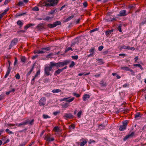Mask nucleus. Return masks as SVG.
Masks as SVG:
<instances>
[{"mask_svg":"<svg viewBox=\"0 0 146 146\" xmlns=\"http://www.w3.org/2000/svg\"><path fill=\"white\" fill-rule=\"evenodd\" d=\"M46 2L45 1H40L38 5V6L41 7L45 6L46 7L54 6L57 5L59 0H47Z\"/></svg>","mask_w":146,"mask_h":146,"instance_id":"obj_1","label":"nucleus"},{"mask_svg":"<svg viewBox=\"0 0 146 146\" xmlns=\"http://www.w3.org/2000/svg\"><path fill=\"white\" fill-rule=\"evenodd\" d=\"M54 66L52 62H50L49 66H46L44 68V74L46 76H51L52 73L53 72L52 69Z\"/></svg>","mask_w":146,"mask_h":146,"instance_id":"obj_2","label":"nucleus"},{"mask_svg":"<svg viewBox=\"0 0 146 146\" xmlns=\"http://www.w3.org/2000/svg\"><path fill=\"white\" fill-rule=\"evenodd\" d=\"M70 62V60H67L64 61L63 62H60L55 63L54 62H51L54 66L58 67H62L65 65H68Z\"/></svg>","mask_w":146,"mask_h":146,"instance_id":"obj_3","label":"nucleus"},{"mask_svg":"<svg viewBox=\"0 0 146 146\" xmlns=\"http://www.w3.org/2000/svg\"><path fill=\"white\" fill-rule=\"evenodd\" d=\"M61 24L60 21H57L53 23V24L49 23L47 25L48 27L52 28L56 27L57 25H60Z\"/></svg>","mask_w":146,"mask_h":146,"instance_id":"obj_4","label":"nucleus"},{"mask_svg":"<svg viewBox=\"0 0 146 146\" xmlns=\"http://www.w3.org/2000/svg\"><path fill=\"white\" fill-rule=\"evenodd\" d=\"M46 99L45 97L42 98L38 102L39 105L40 106H43L45 104Z\"/></svg>","mask_w":146,"mask_h":146,"instance_id":"obj_5","label":"nucleus"},{"mask_svg":"<svg viewBox=\"0 0 146 146\" xmlns=\"http://www.w3.org/2000/svg\"><path fill=\"white\" fill-rule=\"evenodd\" d=\"M51 47H48L46 48H41V50H39V54H42L45 53L46 51L49 50L51 49Z\"/></svg>","mask_w":146,"mask_h":146,"instance_id":"obj_6","label":"nucleus"},{"mask_svg":"<svg viewBox=\"0 0 146 146\" xmlns=\"http://www.w3.org/2000/svg\"><path fill=\"white\" fill-rule=\"evenodd\" d=\"M50 134L46 136L44 138V140L48 142H50L51 141H53L54 140V139L53 137H52L51 138L50 136Z\"/></svg>","mask_w":146,"mask_h":146,"instance_id":"obj_7","label":"nucleus"},{"mask_svg":"<svg viewBox=\"0 0 146 146\" xmlns=\"http://www.w3.org/2000/svg\"><path fill=\"white\" fill-rule=\"evenodd\" d=\"M127 123L125 121L123 123V125L120 126L119 128V130L121 131L124 130L126 128Z\"/></svg>","mask_w":146,"mask_h":146,"instance_id":"obj_8","label":"nucleus"},{"mask_svg":"<svg viewBox=\"0 0 146 146\" xmlns=\"http://www.w3.org/2000/svg\"><path fill=\"white\" fill-rule=\"evenodd\" d=\"M63 117L65 119H66L67 118L73 119L74 117V116L70 113H65Z\"/></svg>","mask_w":146,"mask_h":146,"instance_id":"obj_9","label":"nucleus"},{"mask_svg":"<svg viewBox=\"0 0 146 146\" xmlns=\"http://www.w3.org/2000/svg\"><path fill=\"white\" fill-rule=\"evenodd\" d=\"M134 134L135 133L134 132H132L131 133L126 135L123 138V140L125 141L129 138L133 137L134 136Z\"/></svg>","mask_w":146,"mask_h":146,"instance_id":"obj_10","label":"nucleus"},{"mask_svg":"<svg viewBox=\"0 0 146 146\" xmlns=\"http://www.w3.org/2000/svg\"><path fill=\"white\" fill-rule=\"evenodd\" d=\"M126 13V11L125 10L121 11H120L119 14L117 15V16L119 17L125 16L127 15Z\"/></svg>","mask_w":146,"mask_h":146,"instance_id":"obj_11","label":"nucleus"},{"mask_svg":"<svg viewBox=\"0 0 146 146\" xmlns=\"http://www.w3.org/2000/svg\"><path fill=\"white\" fill-rule=\"evenodd\" d=\"M36 28L39 29H46V28H45L44 27V25L43 23H40L38 24Z\"/></svg>","mask_w":146,"mask_h":146,"instance_id":"obj_12","label":"nucleus"},{"mask_svg":"<svg viewBox=\"0 0 146 146\" xmlns=\"http://www.w3.org/2000/svg\"><path fill=\"white\" fill-rule=\"evenodd\" d=\"M18 41V39L17 38H15L12 40L11 43L13 46L16 44Z\"/></svg>","mask_w":146,"mask_h":146,"instance_id":"obj_13","label":"nucleus"},{"mask_svg":"<svg viewBox=\"0 0 146 146\" xmlns=\"http://www.w3.org/2000/svg\"><path fill=\"white\" fill-rule=\"evenodd\" d=\"M62 71L61 69H59L54 72V75L55 76H57L58 74H60Z\"/></svg>","mask_w":146,"mask_h":146,"instance_id":"obj_14","label":"nucleus"},{"mask_svg":"<svg viewBox=\"0 0 146 146\" xmlns=\"http://www.w3.org/2000/svg\"><path fill=\"white\" fill-rule=\"evenodd\" d=\"M29 121L28 119H27L24 122L20 123L18 125L19 126H20L21 125H24L28 124Z\"/></svg>","mask_w":146,"mask_h":146,"instance_id":"obj_15","label":"nucleus"},{"mask_svg":"<svg viewBox=\"0 0 146 146\" xmlns=\"http://www.w3.org/2000/svg\"><path fill=\"white\" fill-rule=\"evenodd\" d=\"M54 17V15H52L51 16H47L45 18H44L43 20H46L47 21H48L51 19L52 18Z\"/></svg>","mask_w":146,"mask_h":146,"instance_id":"obj_16","label":"nucleus"},{"mask_svg":"<svg viewBox=\"0 0 146 146\" xmlns=\"http://www.w3.org/2000/svg\"><path fill=\"white\" fill-rule=\"evenodd\" d=\"M94 50L95 48L94 47H92L90 49V54L88 56H93L94 54Z\"/></svg>","mask_w":146,"mask_h":146,"instance_id":"obj_17","label":"nucleus"},{"mask_svg":"<svg viewBox=\"0 0 146 146\" xmlns=\"http://www.w3.org/2000/svg\"><path fill=\"white\" fill-rule=\"evenodd\" d=\"M90 97V96L88 94H86L84 95L83 99L84 100L86 101L88 100Z\"/></svg>","mask_w":146,"mask_h":146,"instance_id":"obj_18","label":"nucleus"},{"mask_svg":"<svg viewBox=\"0 0 146 146\" xmlns=\"http://www.w3.org/2000/svg\"><path fill=\"white\" fill-rule=\"evenodd\" d=\"M142 115L140 112H137L135 115V118L137 119L140 117Z\"/></svg>","mask_w":146,"mask_h":146,"instance_id":"obj_19","label":"nucleus"},{"mask_svg":"<svg viewBox=\"0 0 146 146\" xmlns=\"http://www.w3.org/2000/svg\"><path fill=\"white\" fill-rule=\"evenodd\" d=\"M79 37H77L75 39L74 43H73L71 45V46H72L73 45H74L75 44L79 42Z\"/></svg>","mask_w":146,"mask_h":146,"instance_id":"obj_20","label":"nucleus"},{"mask_svg":"<svg viewBox=\"0 0 146 146\" xmlns=\"http://www.w3.org/2000/svg\"><path fill=\"white\" fill-rule=\"evenodd\" d=\"M57 11V10L56 9H55L54 10H51L48 13V15H53V14L55 12H56Z\"/></svg>","mask_w":146,"mask_h":146,"instance_id":"obj_21","label":"nucleus"},{"mask_svg":"<svg viewBox=\"0 0 146 146\" xmlns=\"http://www.w3.org/2000/svg\"><path fill=\"white\" fill-rule=\"evenodd\" d=\"M17 23L18 25L20 26V28L22 27L23 24V23L20 20H18L17 22Z\"/></svg>","mask_w":146,"mask_h":146,"instance_id":"obj_22","label":"nucleus"},{"mask_svg":"<svg viewBox=\"0 0 146 146\" xmlns=\"http://www.w3.org/2000/svg\"><path fill=\"white\" fill-rule=\"evenodd\" d=\"M74 17V16L73 15H71L70 16L68 17L67 19H66L64 21L65 22H68L72 18H73Z\"/></svg>","mask_w":146,"mask_h":146,"instance_id":"obj_23","label":"nucleus"},{"mask_svg":"<svg viewBox=\"0 0 146 146\" xmlns=\"http://www.w3.org/2000/svg\"><path fill=\"white\" fill-rule=\"evenodd\" d=\"M52 92L54 93H56L60 92H61V90L60 89H56L53 90Z\"/></svg>","mask_w":146,"mask_h":146,"instance_id":"obj_24","label":"nucleus"},{"mask_svg":"<svg viewBox=\"0 0 146 146\" xmlns=\"http://www.w3.org/2000/svg\"><path fill=\"white\" fill-rule=\"evenodd\" d=\"M113 32V30H109L107 31H106L105 32V34L107 36H108L111 33Z\"/></svg>","mask_w":146,"mask_h":146,"instance_id":"obj_25","label":"nucleus"},{"mask_svg":"<svg viewBox=\"0 0 146 146\" xmlns=\"http://www.w3.org/2000/svg\"><path fill=\"white\" fill-rule=\"evenodd\" d=\"M70 105L69 104L67 103H65L64 104H62V106L63 108H66L70 106Z\"/></svg>","mask_w":146,"mask_h":146,"instance_id":"obj_26","label":"nucleus"},{"mask_svg":"<svg viewBox=\"0 0 146 146\" xmlns=\"http://www.w3.org/2000/svg\"><path fill=\"white\" fill-rule=\"evenodd\" d=\"M133 66H135L139 67L141 70H143V68L142 67V66L140 64H134L133 65Z\"/></svg>","mask_w":146,"mask_h":146,"instance_id":"obj_27","label":"nucleus"},{"mask_svg":"<svg viewBox=\"0 0 146 146\" xmlns=\"http://www.w3.org/2000/svg\"><path fill=\"white\" fill-rule=\"evenodd\" d=\"M121 68L122 70L126 71H129L130 69V68L126 66L122 67Z\"/></svg>","mask_w":146,"mask_h":146,"instance_id":"obj_28","label":"nucleus"},{"mask_svg":"<svg viewBox=\"0 0 146 146\" xmlns=\"http://www.w3.org/2000/svg\"><path fill=\"white\" fill-rule=\"evenodd\" d=\"M34 64L32 66L31 68V69L28 72L27 74V75L28 76L30 75V74L32 72L34 68Z\"/></svg>","mask_w":146,"mask_h":146,"instance_id":"obj_29","label":"nucleus"},{"mask_svg":"<svg viewBox=\"0 0 146 146\" xmlns=\"http://www.w3.org/2000/svg\"><path fill=\"white\" fill-rule=\"evenodd\" d=\"M21 61L22 62L25 63L26 61V58L25 56H22L21 58Z\"/></svg>","mask_w":146,"mask_h":146,"instance_id":"obj_30","label":"nucleus"},{"mask_svg":"<svg viewBox=\"0 0 146 146\" xmlns=\"http://www.w3.org/2000/svg\"><path fill=\"white\" fill-rule=\"evenodd\" d=\"M70 50H71L72 51H73V49L71 47H69L68 48H66L65 51V52L66 53Z\"/></svg>","mask_w":146,"mask_h":146,"instance_id":"obj_31","label":"nucleus"},{"mask_svg":"<svg viewBox=\"0 0 146 146\" xmlns=\"http://www.w3.org/2000/svg\"><path fill=\"white\" fill-rule=\"evenodd\" d=\"M75 127V126L74 124H72L71 125H70L69 126V128L70 129H73Z\"/></svg>","mask_w":146,"mask_h":146,"instance_id":"obj_32","label":"nucleus"},{"mask_svg":"<svg viewBox=\"0 0 146 146\" xmlns=\"http://www.w3.org/2000/svg\"><path fill=\"white\" fill-rule=\"evenodd\" d=\"M28 119L29 120V121L28 123H29V124L30 125H32L33 124V123H34V119H32L31 121H30L29 119Z\"/></svg>","mask_w":146,"mask_h":146,"instance_id":"obj_33","label":"nucleus"},{"mask_svg":"<svg viewBox=\"0 0 146 146\" xmlns=\"http://www.w3.org/2000/svg\"><path fill=\"white\" fill-rule=\"evenodd\" d=\"M74 97H73L70 99H69V98L68 99H67V100H66V102L69 103L70 102L74 100Z\"/></svg>","mask_w":146,"mask_h":146,"instance_id":"obj_34","label":"nucleus"},{"mask_svg":"<svg viewBox=\"0 0 146 146\" xmlns=\"http://www.w3.org/2000/svg\"><path fill=\"white\" fill-rule=\"evenodd\" d=\"M39 9L36 6H35L32 8V10L34 11H38Z\"/></svg>","mask_w":146,"mask_h":146,"instance_id":"obj_35","label":"nucleus"},{"mask_svg":"<svg viewBox=\"0 0 146 146\" xmlns=\"http://www.w3.org/2000/svg\"><path fill=\"white\" fill-rule=\"evenodd\" d=\"M44 119H47V118H50V117L47 115L43 114L42 115Z\"/></svg>","mask_w":146,"mask_h":146,"instance_id":"obj_36","label":"nucleus"},{"mask_svg":"<svg viewBox=\"0 0 146 146\" xmlns=\"http://www.w3.org/2000/svg\"><path fill=\"white\" fill-rule=\"evenodd\" d=\"M82 113V111L81 110L80 111L77 113V117L79 118L81 117V114Z\"/></svg>","mask_w":146,"mask_h":146,"instance_id":"obj_37","label":"nucleus"},{"mask_svg":"<svg viewBox=\"0 0 146 146\" xmlns=\"http://www.w3.org/2000/svg\"><path fill=\"white\" fill-rule=\"evenodd\" d=\"M75 65V63L73 61H72L71 64L69 65V67L70 68H72Z\"/></svg>","mask_w":146,"mask_h":146,"instance_id":"obj_38","label":"nucleus"},{"mask_svg":"<svg viewBox=\"0 0 146 146\" xmlns=\"http://www.w3.org/2000/svg\"><path fill=\"white\" fill-rule=\"evenodd\" d=\"M54 130L56 132H58L59 130V128L58 126H56L54 128Z\"/></svg>","mask_w":146,"mask_h":146,"instance_id":"obj_39","label":"nucleus"},{"mask_svg":"<svg viewBox=\"0 0 146 146\" xmlns=\"http://www.w3.org/2000/svg\"><path fill=\"white\" fill-rule=\"evenodd\" d=\"M97 60L98 61V63H99L100 64H103V62L102 61V59L98 58Z\"/></svg>","mask_w":146,"mask_h":146,"instance_id":"obj_40","label":"nucleus"},{"mask_svg":"<svg viewBox=\"0 0 146 146\" xmlns=\"http://www.w3.org/2000/svg\"><path fill=\"white\" fill-rule=\"evenodd\" d=\"M5 131L8 133L11 134L13 133L12 132V131H10L9 129H6L5 130Z\"/></svg>","mask_w":146,"mask_h":146,"instance_id":"obj_41","label":"nucleus"},{"mask_svg":"<svg viewBox=\"0 0 146 146\" xmlns=\"http://www.w3.org/2000/svg\"><path fill=\"white\" fill-rule=\"evenodd\" d=\"M40 70H38L37 71L36 74L35 75V77H37L38 75H40Z\"/></svg>","mask_w":146,"mask_h":146,"instance_id":"obj_42","label":"nucleus"},{"mask_svg":"<svg viewBox=\"0 0 146 146\" xmlns=\"http://www.w3.org/2000/svg\"><path fill=\"white\" fill-rule=\"evenodd\" d=\"M23 4V3L22 1H19L18 3L17 4V5L18 6H20Z\"/></svg>","mask_w":146,"mask_h":146,"instance_id":"obj_43","label":"nucleus"},{"mask_svg":"<svg viewBox=\"0 0 146 146\" xmlns=\"http://www.w3.org/2000/svg\"><path fill=\"white\" fill-rule=\"evenodd\" d=\"M72 58L73 59L77 60L78 58V56L77 55L76 56H72Z\"/></svg>","mask_w":146,"mask_h":146,"instance_id":"obj_44","label":"nucleus"},{"mask_svg":"<svg viewBox=\"0 0 146 146\" xmlns=\"http://www.w3.org/2000/svg\"><path fill=\"white\" fill-rule=\"evenodd\" d=\"M16 78L17 79L19 80L20 78V76L19 73H17L15 76Z\"/></svg>","mask_w":146,"mask_h":146,"instance_id":"obj_45","label":"nucleus"},{"mask_svg":"<svg viewBox=\"0 0 146 146\" xmlns=\"http://www.w3.org/2000/svg\"><path fill=\"white\" fill-rule=\"evenodd\" d=\"M83 5L84 7H86L88 5V3L86 1L83 3Z\"/></svg>","mask_w":146,"mask_h":146,"instance_id":"obj_46","label":"nucleus"},{"mask_svg":"<svg viewBox=\"0 0 146 146\" xmlns=\"http://www.w3.org/2000/svg\"><path fill=\"white\" fill-rule=\"evenodd\" d=\"M69 98H64L61 99L60 100V101L61 102H62V101H66V100H67V99H68Z\"/></svg>","mask_w":146,"mask_h":146,"instance_id":"obj_47","label":"nucleus"},{"mask_svg":"<svg viewBox=\"0 0 146 146\" xmlns=\"http://www.w3.org/2000/svg\"><path fill=\"white\" fill-rule=\"evenodd\" d=\"M123 48V49H129V46H125V45L122 46Z\"/></svg>","mask_w":146,"mask_h":146,"instance_id":"obj_48","label":"nucleus"},{"mask_svg":"<svg viewBox=\"0 0 146 146\" xmlns=\"http://www.w3.org/2000/svg\"><path fill=\"white\" fill-rule=\"evenodd\" d=\"M98 28H95L94 29H93V30H92L91 31H90V33H92V32H93L94 31H98Z\"/></svg>","mask_w":146,"mask_h":146,"instance_id":"obj_49","label":"nucleus"},{"mask_svg":"<svg viewBox=\"0 0 146 146\" xmlns=\"http://www.w3.org/2000/svg\"><path fill=\"white\" fill-rule=\"evenodd\" d=\"M26 13H20L19 14H17L16 15L17 16H22V15H25Z\"/></svg>","mask_w":146,"mask_h":146,"instance_id":"obj_50","label":"nucleus"},{"mask_svg":"<svg viewBox=\"0 0 146 146\" xmlns=\"http://www.w3.org/2000/svg\"><path fill=\"white\" fill-rule=\"evenodd\" d=\"M29 27V26L28 25V24L27 25L24 27V29L25 30H27L28 29Z\"/></svg>","mask_w":146,"mask_h":146,"instance_id":"obj_51","label":"nucleus"},{"mask_svg":"<svg viewBox=\"0 0 146 146\" xmlns=\"http://www.w3.org/2000/svg\"><path fill=\"white\" fill-rule=\"evenodd\" d=\"M17 62V58L16 57H15V61L14 63V66H15L16 65Z\"/></svg>","mask_w":146,"mask_h":146,"instance_id":"obj_52","label":"nucleus"},{"mask_svg":"<svg viewBox=\"0 0 146 146\" xmlns=\"http://www.w3.org/2000/svg\"><path fill=\"white\" fill-rule=\"evenodd\" d=\"M104 48L103 46H101L98 47V50L99 51L102 50Z\"/></svg>","mask_w":146,"mask_h":146,"instance_id":"obj_53","label":"nucleus"},{"mask_svg":"<svg viewBox=\"0 0 146 146\" xmlns=\"http://www.w3.org/2000/svg\"><path fill=\"white\" fill-rule=\"evenodd\" d=\"M73 94L74 96H76V97L77 98L79 97L80 96V95L79 94H76V93H73Z\"/></svg>","mask_w":146,"mask_h":146,"instance_id":"obj_54","label":"nucleus"},{"mask_svg":"<svg viewBox=\"0 0 146 146\" xmlns=\"http://www.w3.org/2000/svg\"><path fill=\"white\" fill-rule=\"evenodd\" d=\"M9 9L8 8L5 9L3 12V13L5 15L6 14L7 12L9 11Z\"/></svg>","mask_w":146,"mask_h":146,"instance_id":"obj_55","label":"nucleus"},{"mask_svg":"<svg viewBox=\"0 0 146 146\" xmlns=\"http://www.w3.org/2000/svg\"><path fill=\"white\" fill-rule=\"evenodd\" d=\"M116 20V19L115 18H113L112 19H107V21H112L113 20H115V21Z\"/></svg>","mask_w":146,"mask_h":146,"instance_id":"obj_56","label":"nucleus"},{"mask_svg":"<svg viewBox=\"0 0 146 146\" xmlns=\"http://www.w3.org/2000/svg\"><path fill=\"white\" fill-rule=\"evenodd\" d=\"M38 56V55H35V56H33L32 58L33 60H34Z\"/></svg>","mask_w":146,"mask_h":146,"instance_id":"obj_57","label":"nucleus"},{"mask_svg":"<svg viewBox=\"0 0 146 146\" xmlns=\"http://www.w3.org/2000/svg\"><path fill=\"white\" fill-rule=\"evenodd\" d=\"M87 141L86 140H84L83 141V146H84L87 143Z\"/></svg>","mask_w":146,"mask_h":146,"instance_id":"obj_58","label":"nucleus"},{"mask_svg":"<svg viewBox=\"0 0 146 146\" xmlns=\"http://www.w3.org/2000/svg\"><path fill=\"white\" fill-rule=\"evenodd\" d=\"M118 30L120 32H121V26H119L118 27Z\"/></svg>","mask_w":146,"mask_h":146,"instance_id":"obj_59","label":"nucleus"},{"mask_svg":"<svg viewBox=\"0 0 146 146\" xmlns=\"http://www.w3.org/2000/svg\"><path fill=\"white\" fill-rule=\"evenodd\" d=\"M60 112L56 111L53 112V114L54 115L56 116V115L58 113H59Z\"/></svg>","mask_w":146,"mask_h":146,"instance_id":"obj_60","label":"nucleus"},{"mask_svg":"<svg viewBox=\"0 0 146 146\" xmlns=\"http://www.w3.org/2000/svg\"><path fill=\"white\" fill-rule=\"evenodd\" d=\"M39 50H35L34 51V52L35 54L37 53L39 54Z\"/></svg>","mask_w":146,"mask_h":146,"instance_id":"obj_61","label":"nucleus"},{"mask_svg":"<svg viewBox=\"0 0 146 146\" xmlns=\"http://www.w3.org/2000/svg\"><path fill=\"white\" fill-rule=\"evenodd\" d=\"M4 15L3 13L0 14V20H1L3 17Z\"/></svg>","mask_w":146,"mask_h":146,"instance_id":"obj_62","label":"nucleus"},{"mask_svg":"<svg viewBox=\"0 0 146 146\" xmlns=\"http://www.w3.org/2000/svg\"><path fill=\"white\" fill-rule=\"evenodd\" d=\"M27 143V142H25L23 143L22 144H20L19 146H25V145Z\"/></svg>","mask_w":146,"mask_h":146,"instance_id":"obj_63","label":"nucleus"},{"mask_svg":"<svg viewBox=\"0 0 146 146\" xmlns=\"http://www.w3.org/2000/svg\"><path fill=\"white\" fill-rule=\"evenodd\" d=\"M9 1L8 0H6L4 3V4L5 5H6L8 3H9Z\"/></svg>","mask_w":146,"mask_h":146,"instance_id":"obj_64","label":"nucleus"}]
</instances>
